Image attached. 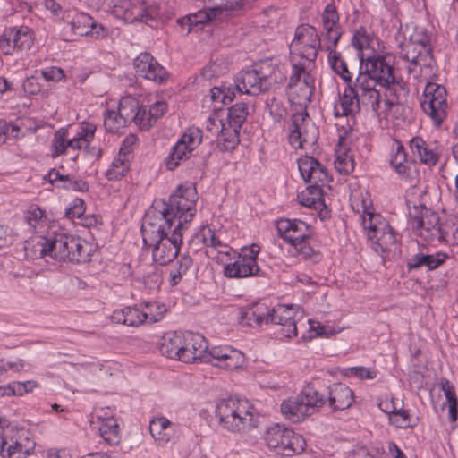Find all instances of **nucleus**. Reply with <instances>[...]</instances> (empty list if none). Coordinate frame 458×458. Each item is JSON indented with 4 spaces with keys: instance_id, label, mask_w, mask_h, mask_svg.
<instances>
[{
    "instance_id": "f257e3e1",
    "label": "nucleus",
    "mask_w": 458,
    "mask_h": 458,
    "mask_svg": "<svg viewBox=\"0 0 458 458\" xmlns=\"http://www.w3.org/2000/svg\"><path fill=\"white\" fill-rule=\"evenodd\" d=\"M196 196L194 187L179 185L168 201H159L161 208L157 209V207L155 211L158 212L163 223L157 225L145 220L141 226L144 244L153 248L159 239H164L173 232L175 223L184 220L186 213H195Z\"/></svg>"
},
{
    "instance_id": "f03ea898",
    "label": "nucleus",
    "mask_w": 458,
    "mask_h": 458,
    "mask_svg": "<svg viewBox=\"0 0 458 458\" xmlns=\"http://www.w3.org/2000/svg\"><path fill=\"white\" fill-rule=\"evenodd\" d=\"M39 253L41 257L49 256L58 261L84 263L89 260L91 246L80 237L65 233H56L43 238Z\"/></svg>"
},
{
    "instance_id": "7ed1b4c3",
    "label": "nucleus",
    "mask_w": 458,
    "mask_h": 458,
    "mask_svg": "<svg viewBox=\"0 0 458 458\" xmlns=\"http://www.w3.org/2000/svg\"><path fill=\"white\" fill-rule=\"evenodd\" d=\"M267 90L266 84H263L256 69L252 66L250 69L241 72L233 84L213 87L210 93L214 102L227 105L233 100L236 91L241 94L259 95Z\"/></svg>"
},
{
    "instance_id": "20e7f679",
    "label": "nucleus",
    "mask_w": 458,
    "mask_h": 458,
    "mask_svg": "<svg viewBox=\"0 0 458 458\" xmlns=\"http://www.w3.org/2000/svg\"><path fill=\"white\" fill-rule=\"evenodd\" d=\"M409 217L412 230L424 241L430 244L448 242V232L439 223L438 214L425 205H414L409 211Z\"/></svg>"
},
{
    "instance_id": "39448f33",
    "label": "nucleus",
    "mask_w": 458,
    "mask_h": 458,
    "mask_svg": "<svg viewBox=\"0 0 458 458\" xmlns=\"http://www.w3.org/2000/svg\"><path fill=\"white\" fill-rule=\"evenodd\" d=\"M326 399L312 386L307 385L296 396L284 401L282 413L293 422H301L322 407Z\"/></svg>"
},
{
    "instance_id": "423d86ee",
    "label": "nucleus",
    "mask_w": 458,
    "mask_h": 458,
    "mask_svg": "<svg viewBox=\"0 0 458 458\" xmlns=\"http://www.w3.org/2000/svg\"><path fill=\"white\" fill-rule=\"evenodd\" d=\"M246 401L224 399L216 405V414L219 425L231 432H240L252 425V412Z\"/></svg>"
},
{
    "instance_id": "0eeeda50",
    "label": "nucleus",
    "mask_w": 458,
    "mask_h": 458,
    "mask_svg": "<svg viewBox=\"0 0 458 458\" xmlns=\"http://www.w3.org/2000/svg\"><path fill=\"white\" fill-rule=\"evenodd\" d=\"M194 216L195 213H186L184 220H179L169 235L164 239H159V242L152 248V256L155 262L165 266L178 257L182 243L183 233Z\"/></svg>"
},
{
    "instance_id": "6e6552de",
    "label": "nucleus",
    "mask_w": 458,
    "mask_h": 458,
    "mask_svg": "<svg viewBox=\"0 0 458 458\" xmlns=\"http://www.w3.org/2000/svg\"><path fill=\"white\" fill-rule=\"evenodd\" d=\"M278 235L305 258L314 253L313 248L308 243L310 238V225L300 219L281 218L276 221Z\"/></svg>"
},
{
    "instance_id": "1a4fd4ad",
    "label": "nucleus",
    "mask_w": 458,
    "mask_h": 458,
    "mask_svg": "<svg viewBox=\"0 0 458 458\" xmlns=\"http://www.w3.org/2000/svg\"><path fill=\"white\" fill-rule=\"evenodd\" d=\"M447 92L443 85L428 82L423 92L420 106L436 127H440L447 117Z\"/></svg>"
},
{
    "instance_id": "9d476101",
    "label": "nucleus",
    "mask_w": 458,
    "mask_h": 458,
    "mask_svg": "<svg viewBox=\"0 0 458 458\" xmlns=\"http://www.w3.org/2000/svg\"><path fill=\"white\" fill-rule=\"evenodd\" d=\"M394 57L390 55L361 58L358 77L373 81L379 86L387 85L394 80Z\"/></svg>"
},
{
    "instance_id": "9b49d317",
    "label": "nucleus",
    "mask_w": 458,
    "mask_h": 458,
    "mask_svg": "<svg viewBox=\"0 0 458 458\" xmlns=\"http://www.w3.org/2000/svg\"><path fill=\"white\" fill-rule=\"evenodd\" d=\"M114 8L116 13L131 23L148 22L159 15L158 5L154 2L148 4L146 0H119Z\"/></svg>"
},
{
    "instance_id": "f8f14e48",
    "label": "nucleus",
    "mask_w": 458,
    "mask_h": 458,
    "mask_svg": "<svg viewBox=\"0 0 458 458\" xmlns=\"http://www.w3.org/2000/svg\"><path fill=\"white\" fill-rule=\"evenodd\" d=\"M303 46L301 56L309 61H315L318 55L317 48H321V39L315 27L301 24L295 30V36L292 42L293 47Z\"/></svg>"
},
{
    "instance_id": "ddd939ff",
    "label": "nucleus",
    "mask_w": 458,
    "mask_h": 458,
    "mask_svg": "<svg viewBox=\"0 0 458 458\" xmlns=\"http://www.w3.org/2000/svg\"><path fill=\"white\" fill-rule=\"evenodd\" d=\"M135 72L147 80L163 83L168 79L166 70L148 52L140 53L133 60Z\"/></svg>"
},
{
    "instance_id": "4468645a",
    "label": "nucleus",
    "mask_w": 458,
    "mask_h": 458,
    "mask_svg": "<svg viewBox=\"0 0 458 458\" xmlns=\"http://www.w3.org/2000/svg\"><path fill=\"white\" fill-rule=\"evenodd\" d=\"M185 344L180 352L178 360L184 363L202 362L207 360V349L208 348L205 337L191 331H185Z\"/></svg>"
},
{
    "instance_id": "2eb2a0df",
    "label": "nucleus",
    "mask_w": 458,
    "mask_h": 458,
    "mask_svg": "<svg viewBox=\"0 0 458 458\" xmlns=\"http://www.w3.org/2000/svg\"><path fill=\"white\" fill-rule=\"evenodd\" d=\"M400 56L411 63V65L425 68H433L436 64L432 55V48H426L410 42H403L398 46Z\"/></svg>"
},
{
    "instance_id": "dca6fc26",
    "label": "nucleus",
    "mask_w": 458,
    "mask_h": 458,
    "mask_svg": "<svg viewBox=\"0 0 458 458\" xmlns=\"http://www.w3.org/2000/svg\"><path fill=\"white\" fill-rule=\"evenodd\" d=\"M315 91L314 80L311 75L307 73L304 75L303 81L293 87H289L287 95L292 106H295L298 109L295 112H307V107L311 101V97Z\"/></svg>"
},
{
    "instance_id": "f3484780",
    "label": "nucleus",
    "mask_w": 458,
    "mask_h": 458,
    "mask_svg": "<svg viewBox=\"0 0 458 458\" xmlns=\"http://www.w3.org/2000/svg\"><path fill=\"white\" fill-rule=\"evenodd\" d=\"M322 25L324 39L334 46H337L342 37L340 16L334 2L327 4L322 13Z\"/></svg>"
},
{
    "instance_id": "a211bd4d",
    "label": "nucleus",
    "mask_w": 458,
    "mask_h": 458,
    "mask_svg": "<svg viewBox=\"0 0 458 458\" xmlns=\"http://www.w3.org/2000/svg\"><path fill=\"white\" fill-rule=\"evenodd\" d=\"M360 111V99L359 89L348 83L344 93L339 95L338 103L334 106V115L335 117L355 115Z\"/></svg>"
},
{
    "instance_id": "6ab92c4d",
    "label": "nucleus",
    "mask_w": 458,
    "mask_h": 458,
    "mask_svg": "<svg viewBox=\"0 0 458 458\" xmlns=\"http://www.w3.org/2000/svg\"><path fill=\"white\" fill-rule=\"evenodd\" d=\"M410 148L413 155H417L420 161L428 166H435L441 156V150L437 142L428 143L418 136L410 140Z\"/></svg>"
},
{
    "instance_id": "aec40b11",
    "label": "nucleus",
    "mask_w": 458,
    "mask_h": 458,
    "mask_svg": "<svg viewBox=\"0 0 458 458\" xmlns=\"http://www.w3.org/2000/svg\"><path fill=\"white\" fill-rule=\"evenodd\" d=\"M447 258L448 255L442 251H438L435 254H428L419 251L407 259V269L411 272L418 271L425 267L428 270L432 271L443 265Z\"/></svg>"
},
{
    "instance_id": "412c9836",
    "label": "nucleus",
    "mask_w": 458,
    "mask_h": 458,
    "mask_svg": "<svg viewBox=\"0 0 458 458\" xmlns=\"http://www.w3.org/2000/svg\"><path fill=\"white\" fill-rule=\"evenodd\" d=\"M185 331H169L161 337L158 347L161 354L169 359L178 360L180 352L185 344Z\"/></svg>"
},
{
    "instance_id": "4be33fe9",
    "label": "nucleus",
    "mask_w": 458,
    "mask_h": 458,
    "mask_svg": "<svg viewBox=\"0 0 458 458\" xmlns=\"http://www.w3.org/2000/svg\"><path fill=\"white\" fill-rule=\"evenodd\" d=\"M308 113L294 112L292 115V123L290 127L289 142L290 144L298 148H302L304 143H311L317 141L318 131H316L310 138L308 137L306 132H302L301 127L304 124Z\"/></svg>"
},
{
    "instance_id": "5701e85b",
    "label": "nucleus",
    "mask_w": 458,
    "mask_h": 458,
    "mask_svg": "<svg viewBox=\"0 0 458 458\" xmlns=\"http://www.w3.org/2000/svg\"><path fill=\"white\" fill-rule=\"evenodd\" d=\"M377 85L375 81H365L362 77H357L355 80V87L360 91V101L379 116L382 98L380 92L376 89Z\"/></svg>"
},
{
    "instance_id": "b1692460",
    "label": "nucleus",
    "mask_w": 458,
    "mask_h": 458,
    "mask_svg": "<svg viewBox=\"0 0 458 458\" xmlns=\"http://www.w3.org/2000/svg\"><path fill=\"white\" fill-rule=\"evenodd\" d=\"M371 241L373 249L378 253L395 252L398 250L397 235L387 222L381 224V227L377 228V236Z\"/></svg>"
},
{
    "instance_id": "393cba45",
    "label": "nucleus",
    "mask_w": 458,
    "mask_h": 458,
    "mask_svg": "<svg viewBox=\"0 0 458 458\" xmlns=\"http://www.w3.org/2000/svg\"><path fill=\"white\" fill-rule=\"evenodd\" d=\"M269 323L288 326L291 327L289 331L284 333V335L291 337L297 335V327L293 317H239L238 324L242 327H260L263 324L268 325Z\"/></svg>"
},
{
    "instance_id": "a878e982",
    "label": "nucleus",
    "mask_w": 458,
    "mask_h": 458,
    "mask_svg": "<svg viewBox=\"0 0 458 458\" xmlns=\"http://www.w3.org/2000/svg\"><path fill=\"white\" fill-rule=\"evenodd\" d=\"M352 401L353 392L344 384L335 383L329 386L328 403L334 411L349 408Z\"/></svg>"
},
{
    "instance_id": "bb28decb",
    "label": "nucleus",
    "mask_w": 458,
    "mask_h": 458,
    "mask_svg": "<svg viewBox=\"0 0 458 458\" xmlns=\"http://www.w3.org/2000/svg\"><path fill=\"white\" fill-rule=\"evenodd\" d=\"M253 67L256 69L263 84H266L267 89H269L273 84L282 83L286 81V76L281 72L280 68L269 60L255 64Z\"/></svg>"
},
{
    "instance_id": "cd10ccee",
    "label": "nucleus",
    "mask_w": 458,
    "mask_h": 458,
    "mask_svg": "<svg viewBox=\"0 0 458 458\" xmlns=\"http://www.w3.org/2000/svg\"><path fill=\"white\" fill-rule=\"evenodd\" d=\"M260 269L259 267L253 266L248 262L241 255L237 259L224 267V275L228 278H243L252 276L259 275Z\"/></svg>"
},
{
    "instance_id": "c85d7f7f",
    "label": "nucleus",
    "mask_w": 458,
    "mask_h": 458,
    "mask_svg": "<svg viewBox=\"0 0 458 458\" xmlns=\"http://www.w3.org/2000/svg\"><path fill=\"white\" fill-rule=\"evenodd\" d=\"M34 449V443L27 440L23 445L19 441L1 437V455L3 458H26Z\"/></svg>"
},
{
    "instance_id": "c756f323",
    "label": "nucleus",
    "mask_w": 458,
    "mask_h": 458,
    "mask_svg": "<svg viewBox=\"0 0 458 458\" xmlns=\"http://www.w3.org/2000/svg\"><path fill=\"white\" fill-rule=\"evenodd\" d=\"M337 46L328 43L325 47L326 51L328 52V64L335 73L339 75L345 83H352V77L348 70L346 62L343 59L340 52L335 50Z\"/></svg>"
},
{
    "instance_id": "7c9ffc66",
    "label": "nucleus",
    "mask_w": 458,
    "mask_h": 458,
    "mask_svg": "<svg viewBox=\"0 0 458 458\" xmlns=\"http://www.w3.org/2000/svg\"><path fill=\"white\" fill-rule=\"evenodd\" d=\"M412 161L408 159L404 147L400 141H395V147L392 148L390 165L394 170L402 176H408Z\"/></svg>"
},
{
    "instance_id": "2f4dec72",
    "label": "nucleus",
    "mask_w": 458,
    "mask_h": 458,
    "mask_svg": "<svg viewBox=\"0 0 458 458\" xmlns=\"http://www.w3.org/2000/svg\"><path fill=\"white\" fill-rule=\"evenodd\" d=\"M221 129L218 133L217 147L221 151H232L240 142V130L241 128H234L220 122Z\"/></svg>"
},
{
    "instance_id": "473e14b6",
    "label": "nucleus",
    "mask_w": 458,
    "mask_h": 458,
    "mask_svg": "<svg viewBox=\"0 0 458 458\" xmlns=\"http://www.w3.org/2000/svg\"><path fill=\"white\" fill-rule=\"evenodd\" d=\"M388 405V403H380L379 408L384 412L390 415L389 420L392 424L401 428H405L412 426L409 411L403 410V405H401L400 407H393V409H389Z\"/></svg>"
},
{
    "instance_id": "72a5a7b5",
    "label": "nucleus",
    "mask_w": 458,
    "mask_h": 458,
    "mask_svg": "<svg viewBox=\"0 0 458 458\" xmlns=\"http://www.w3.org/2000/svg\"><path fill=\"white\" fill-rule=\"evenodd\" d=\"M121 147L118 157L112 162L110 168L106 171V176L108 181H116L125 175L130 169L129 157L123 152Z\"/></svg>"
},
{
    "instance_id": "f704fd0d",
    "label": "nucleus",
    "mask_w": 458,
    "mask_h": 458,
    "mask_svg": "<svg viewBox=\"0 0 458 458\" xmlns=\"http://www.w3.org/2000/svg\"><path fill=\"white\" fill-rule=\"evenodd\" d=\"M149 431L160 445L168 443L171 439V422L164 417L150 421Z\"/></svg>"
},
{
    "instance_id": "c9c22d12",
    "label": "nucleus",
    "mask_w": 458,
    "mask_h": 458,
    "mask_svg": "<svg viewBox=\"0 0 458 458\" xmlns=\"http://www.w3.org/2000/svg\"><path fill=\"white\" fill-rule=\"evenodd\" d=\"M13 38V46L20 51H29L34 45L33 31L27 26L10 28Z\"/></svg>"
},
{
    "instance_id": "e433bc0d",
    "label": "nucleus",
    "mask_w": 458,
    "mask_h": 458,
    "mask_svg": "<svg viewBox=\"0 0 458 458\" xmlns=\"http://www.w3.org/2000/svg\"><path fill=\"white\" fill-rule=\"evenodd\" d=\"M243 3V0H222L218 5L208 8L211 20H222L225 17L232 15L234 11L242 8Z\"/></svg>"
},
{
    "instance_id": "4c0bfd02",
    "label": "nucleus",
    "mask_w": 458,
    "mask_h": 458,
    "mask_svg": "<svg viewBox=\"0 0 458 458\" xmlns=\"http://www.w3.org/2000/svg\"><path fill=\"white\" fill-rule=\"evenodd\" d=\"M191 151L189 147L183 146L182 142H176L171 148L165 160V165L168 170H174L181 162L187 160L191 157Z\"/></svg>"
},
{
    "instance_id": "58836bf2",
    "label": "nucleus",
    "mask_w": 458,
    "mask_h": 458,
    "mask_svg": "<svg viewBox=\"0 0 458 458\" xmlns=\"http://www.w3.org/2000/svg\"><path fill=\"white\" fill-rule=\"evenodd\" d=\"M192 265V259L188 254L179 256L175 267L171 270L169 274L171 285H177L182 281V277L188 274Z\"/></svg>"
},
{
    "instance_id": "ea45409f",
    "label": "nucleus",
    "mask_w": 458,
    "mask_h": 458,
    "mask_svg": "<svg viewBox=\"0 0 458 458\" xmlns=\"http://www.w3.org/2000/svg\"><path fill=\"white\" fill-rule=\"evenodd\" d=\"M248 114L247 104L238 102L227 109V123L231 127L242 128Z\"/></svg>"
},
{
    "instance_id": "a19ab883",
    "label": "nucleus",
    "mask_w": 458,
    "mask_h": 458,
    "mask_svg": "<svg viewBox=\"0 0 458 458\" xmlns=\"http://www.w3.org/2000/svg\"><path fill=\"white\" fill-rule=\"evenodd\" d=\"M99 434L109 445H115L120 441L119 426L114 418H106L102 420Z\"/></svg>"
},
{
    "instance_id": "79ce46f5",
    "label": "nucleus",
    "mask_w": 458,
    "mask_h": 458,
    "mask_svg": "<svg viewBox=\"0 0 458 458\" xmlns=\"http://www.w3.org/2000/svg\"><path fill=\"white\" fill-rule=\"evenodd\" d=\"M69 24L74 35L89 36V29L93 24V18L86 13L76 12Z\"/></svg>"
},
{
    "instance_id": "37998d69",
    "label": "nucleus",
    "mask_w": 458,
    "mask_h": 458,
    "mask_svg": "<svg viewBox=\"0 0 458 458\" xmlns=\"http://www.w3.org/2000/svg\"><path fill=\"white\" fill-rule=\"evenodd\" d=\"M381 87L385 89V94L395 99V104H402L403 100L409 94V89L405 82L398 80L395 76H394L393 81H389L387 85H381Z\"/></svg>"
},
{
    "instance_id": "c03bdc74",
    "label": "nucleus",
    "mask_w": 458,
    "mask_h": 458,
    "mask_svg": "<svg viewBox=\"0 0 458 458\" xmlns=\"http://www.w3.org/2000/svg\"><path fill=\"white\" fill-rule=\"evenodd\" d=\"M37 386L38 383L33 380H29L26 382H13L5 386L0 387V394L3 396H21L25 394L32 392V390Z\"/></svg>"
},
{
    "instance_id": "a18cd8bd",
    "label": "nucleus",
    "mask_w": 458,
    "mask_h": 458,
    "mask_svg": "<svg viewBox=\"0 0 458 458\" xmlns=\"http://www.w3.org/2000/svg\"><path fill=\"white\" fill-rule=\"evenodd\" d=\"M104 126L108 132L119 133L126 126L123 114H118L115 110H106Z\"/></svg>"
},
{
    "instance_id": "49530a36",
    "label": "nucleus",
    "mask_w": 458,
    "mask_h": 458,
    "mask_svg": "<svg viewBox=\"0 0 458 458\" xmlns=\"http://www.w3.org/2000/svg\"><path fill=\"white\" fill-rule=\"evenodd\" d=\"M244 362V354L238 350L232 349L231 351H228V354L225 359H224L221 363H216V365L228 370H233L242 368Z\"/></svg>"
},
{
    "instance_id": "de8ad7c7",
    "label": "nucleus",
    "mask_w": 458,
    "mask_h": 458,
    "mask_svg": "<svg viewBox=\"0 0 458 458\" xmlns=\"http://www.w3.org/2000/svg\"><path fill=\"white\" fill-rule=\"evenodd\" d=\"M382 223H386L379 214L368 212L363 216V228L367 231V235L369 240H374L377 236V228L381 227Z\"/></svg>"
},
{
    "instance_id": "09e8293b",
    "label": "nucleus",
    "mask_w": 458,
    "mask_h": 458,
    "mask_svg": "<svg viewBox=\"0 0 458 458\" xmlns=\"http://www.w3.org/2000/svg\"><path fill=\"white\" fill-rule=\"evenodd\" d=\"M202 141V131L197 127H190L178 140L183 146L189 147L191 152Z\"/></svg>"
},
{
    "instance_id": "8fccbe9b",
    "label": "nucleus",
    "mask_w": 458,
    "mask_h": 458,
    "mask_svg": "<svg viewBox=\"0 0 458 458\" xmlns=\"http://www.w3.org/2000/svg\"><path fill=\"white\" fill-rule=\"evenodd\" d=\"M286 430L287 428L279 424L270 427L265 434V440L267 446L274 450L278 448L279 442L282 440V437L285 434Z\"/></svg>"
},
{
    "instance_id": "3c124183",
    "label": "nucleus",
    "mask_w": 458,
    "mask_h": 458,
    "mask_svg": "<svg viewBox=\"0 0 458 458\" xmlns=\"http://www.w3.org/2000/svg\"><path fill=\"white\" fill-rule=\"evenodd\" d=\"M67 134L68 130L66 129H60L55 133L54 139L52 140V147L54 148L52 153L53 157H59L65 153L66 149L68 148V146H66L68 141L66 139Z\"/></svg>"
},
{
    "instance_id": "603ef678",
    "label": "nucleus",
    "mask_w": 458,
    "mask_h": 458,
    "mask_svg": "<svg viewBox=\"0 0 458 458\" xmlns=\"http://www.w3.org/2000/svg\"><path fill=\"white\" fill-rule=\"evenodd\" d=\"M138 108V101L132 98H125L120 100L118 105V114H123V118L127 124L128 120H132V116Z\"/></svg>"
},
{
    "instance_id": "864d4df0",
    "label": "nucleus",
    "mask_w": 458,
    "mask_h": 458,
    "mask_svg": "<svg viewBox=\"0 0 458 458\" xmlns=\"http://www.w3.org/2000/svg\"><path fill=\"white\" fill-rule=\"evenodd\" d=\"M149 317H111L113 323L123 324L129 327H139L144 323L153 324L158 322L159 319L150 317V320L148 321Z\"/></svg>"
},
{
    "instance_id": "5fc2aeb1",
    "label": "nucleus",
    "mask_w": 458,
    "mask_h": 458,
    "mask_svg": "<svg viewBox=\"0 0 458 458\" xmlns=\"http://www.w3.org/2000/svg\"><path fill=\"white\" fill-rule=\"evenodd\" d=\"M288 447L284 451V456H292L294 454H301L305 449L306 442L302 436L295 434L293 431V436L290 437V442L287 443Z\"/></svg>"
},
{
    "instance_id": "6e6d98bb",
    "label": "nucleus",
    "mask_w": 458,
    "mask_h": 458,
    "mask_svg": "<svg viewBox=\"0 0 458 458\" xmlns=\"http://www.w3.org/2000/svg\"><path fill=\"white\" fill-rule=\"evenodd\" d=\"M148 108L146 106H140L135 111L132 116V121L135 124L139 125L141 130L148 131L152 127L150 115H148Z\"/></svg>"
},
{
    "instance_id": "4d7b16f0",
    "label": "nucleus",
    "mask_w": 458,
    "mask_h": 458,
    "mask_svg": "<svg viewBox=\"0 0 458 458\" xmlns=\"http://www.w3.org/2000/svg\"><path fill=\"white\" fill-rule=\"evenodd\" d=\"M45 217V212L37 205L30 206L29 209L25 212L24 218L29 225L36 227L42 219Z\"/></svg>"
},
{
    "instance_id": "13d9d810",
    "label": "nucleus",
    "mask_w": 458,
    "mask_h": 458,
    "mask_svg": "<svg viewBox=\"0 0 458 458\" xmlns=\"http://www.w3.org/2000/svg\"><path fill=\"white\" fill-rule=\"evenodd\" d=\"M63 184L60 186L61 188L68 191H81L85 192L89 191V184L84 180H74L73 178L70 177L69 175H65L64 179L63 180Z\"/></svg>"
},
{
    "instance_id": "bf43d9fd",
    "label": "nucleus",
    "mask_w": 458,
    "mask_h": 458,
    "mask_svg": "<svg viewBox=\"0 0 458 458\" xmlns=\"http://www.w3.org/2000/svg\"><path fill=\"white\" fill-rule=\"evenodd\" d=\"M369 36L366 35L363 28L360 30H357L352 39V46L357 49V57L361 63V58H364L362 49L365 44H369Z\"/></svg>"
},
{
    "instance_id": "052dcab7",
    "label": "nucleus",
    "mask_w": 458,
    "mask_h": 458,
    "mask_svg": "<svg viewBox=\"0 0 458 458\" xmlns=\"http://www.w3.org/2000/svg\"><path fill=\"white\" fill-rule=\"evenodd\" d=\"M0 49L2 50L4 55H12L16 49L13 46V38L12 36L11 29H7L4 31V33L0 36Z\"/></svg>"
},
{
    "instance_id": "680f3d73",
    "label": "nucleus",
    "mask_w": 458,
    "mask_h": 458,
    "mask_svg": "<svg viewBox=\"0 0 458 458\" xmlns=\"http://www.w3.org/2000/svg\"><path fill=\"white\" fill-rule=\"evenodd\" d=\"M412 45L425 47L426 48H432L430 46V36L424 29L420 30H416L415 32L410 36L409 41Z\"/></svg>"
},
{
    "instance_id": "e2e57ef3",
    "label": "nucleus",
    "mask_w": 458,
    "mask_h": 458,
    "mask_svg": "<svg viewBox=\"0 0 458 458\" xmlns=\"http://www.w3.org/2000/svg\"><path fill=\"white\" fill-rule=\"evenodd\" d=\"M233 348L229 347H213L211 350L207 349V360H202V362H212L213 360H216L217 363H221L228 354V351Z\"/></svg>"
},
{
    "instance_id": "0e129e2a",
    "label": "nucleus",
    "mask_w": 458,
    "mask_h": 458,
    "mask_svg": "<svg viewBox=\"0 0 458 458\" xmlns=\"http://www.w3.org/2000/svg\"><path fill=\"white\" fill-rule=\"evenodd\" d=\"M85 210V202L81 199L76 198L72 201V205L66 209L65 216L69 219H73L75 217L80 218L82 216Z\"/></svg>"
},
{
    "instance_id": "69168bd1",
    "label": "nucleus",
    "mask_w": 458,
    "mask_h": 458,
    "mask_svg": "<svg viewBox=\"0 0 458 458\" xmlns=\"http://www.w3.org/2000/svg\"><path fill=\"white\" fill-rule=\"evenodd\" d=\"M41 75L46 81L53 82H58L65 77L64 70L55 66L48 67L42 70Z\"/></svg>"
},
{
    "instance_id": "338daca9",
    "label": "nucleus",
    "mask_w": 458,
    "mask_h": 458,
    "mask_svg": "<svg viewBox=\"0 0 458 458\" xmlns=\"http://www.w3.org/2000/svg\"><path fill=\"white\" fill-rule=\"evenodd\" d=\"M142 280L147 288L150 290L157 289L161 284V275L156 268H153L152 271L143 276Z\"/></svg>"
},
{
    "instance_id": "774afa93",
    "label": "nucleus",
    "mask_w": 458,
    "mask_h": 458,
    "mask_svg": "<svg viewBox=\"0 0 458 458\" xmlns=\"http://www.w3.org/2000/svg\"><path fill=\"white\" fill-rule=\"evenodd\" d=\"M241 250L242 252L239 255H241L243 259H245L248 262L251 263L253 266L259 267L257 264V258L258 254L260 251V247L258 244L253 243L249 247L242 248Z\"/></svg>"
}]
</instances>
